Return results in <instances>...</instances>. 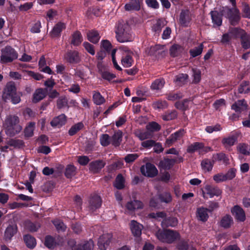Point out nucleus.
Listing matches in <instances>:
<instances>
[{
  "label": "nucleus",
  "instance_id": "63",
  "mask_svg": "<svg viewBox=\"0 0 250 250\" xmlns=\"http://www.w3.org/2000/svg\"><path fill=\"white\" fill-rule=\"evenodd\" d=\"M101 47L105 51L108 52L111 49V44L107 40H103L101 42Z\"/></svg>",
  "mask_w": 250,
  "mask_h": 250
},
{
  "label": "nucleus",
  "instance_id": "9",
  "mask_svg": "<svg viewBox=\"0 0 250 250\" xmlns=\"http://www.w3.org/2000/svg\"><path fill=\"white\" fill-rule=\"evenodd\" d=\"M221 190L217 188L207 185L202 189L203 196L205 199L218 196L221 194Z\"/></svg>",
  "mask_w": 250,
  "mask_h": 250
},
{
  "label": "nucleus",
  "instance_id": "32",
  "mask_svg": "<svg viewBox=\"0 0 250 250\" xmlns=\"http://www.w3.org/2000/svg\"><path fill=\"white\" fill-rule=\"evenodd\" d=\"M17 232L16 226H10L7 228L5 231L4 238L6 240H9Z\"/></svg>",
  "mask_w": 250,
  "mask_h": 250
},
{
  "label": "nucleus",
  "instance_id": "38",
  "mask_svg": "<svg viewBox=\"0 0 250 250\" xmlns=\"http://www.w3.org/2000/svg\"><path fill=\"white\" fill-rule=\"evenodd\" d=\"M135 135L141 140L148 139L152 136L151 133L148 130L147 131L137 130L135 132Z\"/></svg>",
  "mask_w": 250,
  "mask_h": 250
},
{
  "label": "nucleus",
  "instance_id": "12",
  "mask_svg": "<svg viewBox=\"0 0 250 250\" xmlns=\"http://www.w3.org/2000/svg\"><path fill=\"white\" fill-rule=\"evenodd\" d=\"M112 236L111 234L107 233L101 236L98 240V245L101 250H106L111 241Z\"/></svg>",
  "mask_w": 250,
  "mask_h": 250
},
{
  "label": "nucleus",
  "instance_id": "36",
  "mask_svg": "<svg viewBox=\"0 0 250 250\" xmlns=\"http://www.w3.org/2000/svg\"><path fill=\"white\" fill-rule=\"evenodd\" d=\"M93 101L95 104L101 105L105 102L104 98L102 96L100 92L94 91L93 95Z\"/></svg>",
  "mask_w": 250,
  "mask_h": 250
},
{
  "label": "nucleus",
  "instance_id": "8",
  "mask_svg": "<svg viewBox=\"0 0 250 250\" xmlns=\"http://www.w3.org/2000/svg\"><path fill=\"white\" fill-rule=\"evenodd\" d=\"M120 51L125 55L121 60L122 65L125 67H129L131 66L133 60L131 56L132 52L126 47L122 46L119 48Z\"/></svg>",
  "mask_w": 250,
  "mask_h": 250
},
{
  "label": "nucleus",
  "instance_id": "23",
  "mask_svg": "<svg viewBox=\"0 0 250 250\" xmlns=\"http://www.w3.org/2000/svg\"><path fill=\"white\" fill-rule=\"evenodd\" d=\"M105 165V163L102 161H96L91 163L89 165V169L94 173L100 170Z\"/></svg>",
  "mask_w": 250,
  "mask_h": 250
},
{
  "label": "nucleus",
  "instance_id": "62",
  "mask_svg": "<svg viewBox=\"0 0 250 250\" xmlns=\"http://www.w3.org/2000/svg\"><path fill=\"white\" fill-rule=\"evenodd\" d=\"M213 180L216 183H220L227 181L225 177V175L223 173H220L214 175L213 176Z\"/></svg>",
  "mask_w": 250,
  "mask_h": 250
},
{
  "label": "nucleus",
  "instance_id": "15",
  "mask_svg": "<svg viewBox=\"0 0 250 250\" xmlns=\"http://www.w3.org/2000/svg\"><path fill=\"white\" fill-rule=\"evenodd\" d=\"M211 212L209 209L204 207L198 208L196 211V217L198 220L205 222L208 217V213Z\"/></svg>",
  "mask_w": 250,
  "mask_h": 250
},
{
  "label": "nucleus",
  "instance_id": "49",
  "mask_svg": "<svg viewBox=\"0 0 250 250\" xmlns=\"http://www.w3.org/2000/svg\"><path fill=\"white\" fill-rule=\"evenodd\" d=\"M35 123H30L25 129V135L27 137H31L33 134V131L35 128Z\"/></svg>",
  "mask_w": 250,
  "mask_h": 250
},
{
  "label": "nucleus",
  "instance_id": "4",
  "mask_svg": "<svg viewBox=\"0 0 250 250\" xmlns=\"http://www.w3.org/2000/svg\"><path fill=\"white\" fill-rule=\"evenodd\" d=\"M157 238L161 242L171 243L179 238L178 233L171 229L159 230L156 233Z\"/></svg>",
  "mask_w": 250,
  "mask_h": 250
},
{
  "label": "nucleus",
  "instance_id": "57",
  "mask_svg": "<svg viewBox=\"0 0 250 250\" xmlns=\"http://www.w3.org/2000/svg\"><path fill=\"white\" fill-rule=\"evenodd\" d=\"M214 158L215 159H217L218 161L222 162V163L224 164H229V160L226 155L224 153L217 154L214 156Z\"/></svg>",
  "mask_w": 250,
  "mask_h": 250
},
{
  "label": "nucleus",
  "instance_id": "51",
  "mask_svg": "<svg viewBox=\"0 0 250 250\" xmlns=\"http://www.w3.org/2000/svg\"><path fill=\"white\" fill-rule=\"evenodd\" d=\"M235 28L232 29L230 30L229 34H225L223 35L221 42L223 43L227 42L229 41V39L232 37H236L234 35L237 33L236 32L234 31V29Z\"/></svg>",
  "mask_w": 250,
  "mask_h": 250
},
{
  "label": "nucleus",
  "instance_id": "28",
  "mask_svg": "<svg viewBox=\"0 0 250 250\" xmlns=\"http://www.w3.org/2000/svg\"><path fill=\"white\" fill-rule=\"evenodd\" d=\"M142 207V203L138 200L129 202L126 205V208L129 211H133L135 209L141 208Z\"/></svg>",
  "mask_w": 250,
  "mask_h": 250
},
{
  "label": "nucleus",
  "instance_id": "25",
  "mask_svg": "<svg viewBox=\"0 0 250 250\" xmlns=\"http://www.w3.org/2000/svg\"><path fill=\"white\" fill-rule=\"evenodd\" d=\"M65 28V25L64 23L59 22L53 27L50 34L52 37H57L60 35L61 32Z\"/></svg>",
  "mask_w": 250,
  "mask_h": 250
},
{
  "label": "nucleus",
  "instance_id": "26",
  "mask_svg": "<svg viewBox=\"0 0 250 250\" xmlns=\"http://www.w3.org/2000/svg\"><path fill=\"white\" fill-rule=\"evenodd\" d=\"M125 7L127 11L139 10L140 8V0H132L125 4Z\"/></svg>",
  "mask_w": 250,
  "mask_h": 250
},
{
  "label": "nucleus",
  "instance_id": "16",
  "mask_svg": "<svg viewBox=\"0 0 250 250\" xmlns=\"http://www.w3.org/2000/svg\"><path fill=\"white\" fill-rule=\"evenodd\" d=\"M184 130L181 129L173 134H172L166 140V146L168 147L174 144L177 140L180 139L184 135Z\"/></svg>",
  "mask_w": 250,
  "mask_h": 250
},
{
  "label": "nucleus",
  "instance_id": "30",
  "mask_svg": "<svg viewBox=\"0 0 250 250\" xmlns=\"http://www.w3.org/2000/svg\"><path fill=\"white\" fill-rule=\"evenodd\" d=\"M46 95L45 91L42 88L37 89L33 94V102L37 103L43 99Z\"/></svg>",
  "mask_w": 250,
  "mask_h": 250
},
{
  "label": "nucleus",
  "instance_id": "6",
  "mask_svg": "<svg viewBox=\"0 0 250 250\" xmlns=\"http://www.w3.org/2000/svg\"><path fill=\"white\" fill-rule=\"evenodd\" d=\"M222 15H224L228 18L230 23L232 25L236 24L240 19L239 12L238 10L235 7L231 9L227 7L223 8L222 11Z\"/></svg>",
  "mask_w": 250,
  "mask_h": 250
},
{
  "label": "nucleus",
  "instance_id": "13",
  "mask_svg": "<svg viewBox=\"0 0 250 250\" xmlns=\"http://www.w3.org/2000/svg\"><path fill=\"white\" fill-rule=\"evenodd\" d=\"M211 150L209 147H204L202 143L196 142L190 145L187 149L189 153H192L195 151H199L200 153L207 152Z\"/></svg>",
  "mask_w": 250,
  "mask_h": 250
},
{
  "label": "nucleus",
  "instance_id": "40",
  "mask_svg": "<svg viewBox=\"0 0 250 250\" xmlns=\"http://www.w3.org/2000/svg\"><path fill=\"white\" fill-rule=\"evenodd\" d=\"M192 82L195 83H199L201 80V71L197 68H192Z\"/></svg>",
  "mask_w": 250,
  "mask_h": 250
},
{
  "label": "nucleus",
  "instance_id": "55",
  "mask_svg": "<svg viewBox=\"0 0 250 250\" xmlns=\"http://www.w3.org/2000/svg\"><path fill=\"white\" fill-rule=\"evenodd\" d=\"M181 47L177 44L173 45L170 48V55L175 57L178 55V54L181 51Z\"/></svg>",
  "mask_w": 250,
  "mask_h": 250
},
{
  "label": "nucleus",
  "instance_id": "37",
  "mask_svg": "<svg viewBox=\"0 0 250 250\" xmlns=\"http://www.w3.org/2000/svg\"><path fill=\"white\" fill-rule=\"evenodd\" d=\"M213 166V162L208 159H205L202 161L201 167L203 170L205 172L210 171Z\"/></svg>",
  "mask_w": 250,
  "mask_h": 250
},
{
  "label": "nucleus",
  "instance_id": "46",
  "mask_svg": "<svg viewBox=\"0 0 250 250\" xmlns=\"http://www.w3.org/2000/svg\"><path fill=\"white\" fill-rule=\"evenodd\" d=\"M82 40L81 34L76 32L73 35L71 43L74 45H78L81 43Z\"/></svg>",
  "mask_w": 250,
  "mask_h": 250
},
{
  "label": "nucleus",
  "instance_id": "58",
  "mask_svg": "<svg viewBox=\"0 0 250 250\" xmlns=\"http://www.w3.org/2000/svg\"><path fill=\"white\" fill-rule=\"evenodd\" d=\"M100 142L103 146H107L110 143V137L107 134H103L100 138Z\"/></svg>",
  "mask_w": 250,
  "mask_h": 250
},
{
  "label": "nucleus",
  "instance_id": "27",
  "mask_svg": "<svg viewBox=\"0 0 250 250\" xmlns=\"http://www.w3.org/2000/svg\"><path fill=\"white\" fill-rule=\"evenodd\" d=\"M39 68L43 72L51 74L52 71L50 68L46 65V61L43 56H42L39 62Z\"/></svg>",
  "mask_w": 250,
  "mask_h": 250
},
{
  "label": "nucleus",
  "instance_id": "19",
  "mask_svg": "<svg viewBox=\"0 0 250 250\" xmlns=\"http://www.w3.org/2000/svg\"><path fill=\"white\" fill-rule=\"evenodd\" d=\"M143 226L134 220H132L130 224V229L133 235L139 236L141 234Z\"/></svg>",
  "mask_w": 250,
  "mask_h": 250
},
{
  "label": "nucleus",
  "instance_id": "7",
  "mask_svg": "<svg viewBox=\"0 0 250 250\" xmlns=\"http://www.w3.org/2000/svg\"><path fill=\"white\" fill-rule=\"evenodd\" d=\"M18 53L11 46H6L1 51L0 61L2 63L10 62L17 59Z\"/></svg>",
  "mask_w": 250,
  "mask_h": 250
},
{
  "label": "nucleus",
  "instance_id": "20",
  "mask_svg": "<svg viewBox=\"0 0 250 250\" xmlns=\"http://www.w3.org/2000/svg\"><path fill=\"white\" fill-rule=\"evenodd\" d=\"M247 107V104L244 100L238 101L231 106L232 109L236 112H241L245 110Z\"/></svg>",
  "mask_w": 250,
  "mask_h": 250
},
{
  "label": "nucleus",
  "instance_id": "29",
  "mask_svg": "<svg viewBox=\"0 0 250 250\" xmlns=\"http://www.w3.org/2000/svg\"><path fill=\"white\" fill-rule=\"evenodd\" d=\"M233 224V219L232 217L229 215L224 216L220 220V226L224 228H229Z\"/></svg>",
  "mask_w": 250,
  "mask_h": 250
},
{
  "label": "nucleus",
  "instance_id": "3",
  "mask_svg": "<svg viewBox=\"0 0 250 250\" xmlns=\"http://www.w3.org/2000/svg\"><path fill=\"white\" fill-rule=\"evenodd\" d=\"M4 125L6 133L10 136L14 135L21 129V127L19 125L18 117L14 115L7 116Z\"/></svg>",
  "mask_w": 250,
  "mask_h": 250
},
{
  "label": "nucleus",
  "instance_id": "52",
  "mask_svg": "<svg viewBox=\"0 0 250 250\" xmlns=\"http://www.w3.org/2000/svg\"><path fill=\"white\" fill-rule=\"evenodd\" d=\"M146 128L148 131L153 132L160 130V125L155 122H151L146 126Z\"/></svg>",
  "mask_w": 250,
  "mask_h": 250
},
{
  "label": "nucleus",
  "instance_id": "31",
  "mask_svg": "<svg viewBox=\"0 0 250 250\" xmlns=\"http://www.w3.org/2000/svg\"><path fill=\"white\" fill-rule=\"evenodd\" d=\"M190 18L189 17V11L188 10H183L181 12L180 16V21L181 24L186 26L189 22Z\"/></svg>",
  "mask_w": 250,
  "mask_h": 250
},
{
  "label": "nucleus",
  "instance_id": "47",
  "mask_svg": "<svg viewBox=\"0 0 250 250\" xmlns=\"http://www.w3.org/2000/svg\"><path fill=\"white\" fill-rule=\"evenodd\" d=\"M238 151L245 155L250 154V147L246 144H239L237 146Z\"/></svg>",
  "mask_w": 250,
  "mask_h": 250
},
{
  "label": "nucleus",
  "instance_id": "14",
  "mask_svg": "<svg viewBox=\"0 0 250 250\" xmlns=\"http://www.w3.org/2000/svg\"><path fill=\"white\" fill-rule=\"evenodd\" d=\"M88 204L89 209L91 211L94 212L101 206L102 200L101 197L96 194L92 196L89 199Z\"/></svg>",
  "mask_w": 250,
  "mask_h": 250
},
{
  "label": "nucleus",
  "instance_id": "41",
  "mask_svg": "<svg viewBox=\"0 0 250 250\" xmlns=\"http://www.w3.org/2000/svg\"><path fill=\"white\" fill-rule=\"evenodd\" d=\"M188 77L186 74H180L176 76L174 82L177 84H182L187 82Z\"/></svg>",
  "mask_w": 250,
  "mask_h": 250
},
{
  "label": "nucleus",
  "instance_id": "2",
  "mask_svg": "<svg viewBox=\"0 0 250 250\" xmlns=\"http://www.w3.org/2000/svg\"><path fill=\"white\" fill-rule=\"evenodd\" d=\"M116 38L120 42H131L133 40V36L128 24L125 23H119L116 31Z\"/></svg>",
  "mask_w": 250,
  "mask_h": 250
},
{
  "label": "nucleus",
  "instance_id": "61",
  "mask_svg": "<svg viewBox=\"0 0 250 250\" xmlns=\"http://www.w3.org/2000/svg\"><path fill=\"white\" fill-rule=\"evenodd\" d=\"M56 229L59 231H64L66 229V226L61 221L55 220L53 222Z\"/></svg>",
  "mask_w": 250,
  "mask_h": 250
},
{
  "label": "nucleus",
  "instance_id": "42",
  "mask_svg": "<svg viewBox=\"0 0 250 250\" xmlns=\"http://www.w3.org/2000/svg\"><path fill=\"white\" fill-rule=\"evenodd\" d=\"M125 180L121 175H118L114 183V186L118 189H122L124 186Z\"/></svg>",
  "mask_w": 250,
  "mask_h": 250
},
{
  "label": "nucleus",
  "instance_id": "48",
  "mask_svg": "<svg viewBox=\"0 0 250 250\" xmlns=\"http://www.w3.org/2000/svg\"><path fill=\"white\" fill-rule=\"evenodd\" d=\"M250 90V83L249 82H243L238 89L240 93H246Z\"/></svg>",
  "mask_w": 250,
  "mask_h": 250
},
{
  "label": "nucleus",
  "instance_id": "45",
  "mask_svg": "<svg viewBox=\"0 0 250 250\" xmlns=\"http://www.w3.org/2000/svg\"><path fill=\"white\" fill-rule=\"evenodd\" d=\"M83 127V125L82 123H79L73 125L69 130V134L70 135L72 136L76 134L79 130H81Z\"/></svg>",
  "mask_w": 250,
  "mask_h": 250
},
{
  "label": "nucleus",
  "instance_id": "54",
  "mask_svg": "<svg viewBox=\"0 0 250 250\" xmlns=\"http://www.w3.org/2000/svg\"><path fill=\"white\" fill-rule=\"evenodd\" d=\"M236 169L234 168L229 169L228 172L225 174L226 180H230L233 179L236 176Z\"/></svg>",
  "mask_w": 250,
  "mask_h": 250
},
{
  "label": "nucleus",
  "instance_id": "17",
  "mask_svg": "<svg viewBox=\"0 0 250 250\" xmlns=\"http://www.w3.org/2000/svg\"><path fill=\"white\" fill-rule=\"evenodd\" d=\"M233 215L236 219L240 221H244L246 219L245 213L243 209L239 206H236L231 210Z\"/></svg>",
  "mask_w": 250,
  "mask_h": 250
},
{
  "label": "nucleus",
  "instance_id": "11",
  "mask_svg": "<svg viewBox=\"0 0 250 250\" xmlns=\"http://www.w3.org/2000/svg\"><path fill=\"white\" fill-rule=\"evenodd\" d=\"M234 31L236 32L234 35L236 37H241L243 47L248 48L250 47V35L246 34L245 31L240 29H235Z\"/></svg>",
  "mask_w": 250,
  "mask_h": 250
},
{
  "label": "nucleus",
  "instance_id": "22",
  "mask_svg": "<svg viewBox=\"0 0 250 250\" xmlns=\"http://www.w3.org/2000/svg\"><path fill=\"white\" fill-rule=\"evenodd\" d=\"M237 141V136L234 135L224 138L222 143L225 147L228 148L233 146Z\"/></svg>",
  "mask_w": 250,
  "mask_h": 250
},
{
  "label": "nucleus",
  "instance_id": "34",
  "mask_svg": "<svg viewBox=\"0 0 250 250\" xmlns=\"http://www.w3.org/2000/svg\"><path fill=\"white\" fill-rule=\"evenodd\" d=\"M122 136L123 133L122 131L119 130L115 132L112 136L111 142L112 145L115 146H119L121 142H122Z\"/></svg>",
  "mask_w": 250,
  "mask_h": 250
},
{
  "label": "nucleus",
  "instance_id": "56",
  "mask_svg": "<svg viewBox=\"0 0 250 250\" xmlns=\"http://www.w3.org/2000/svg\"><path fill=\"white\" fill-rule=\"evenodd\" d=\"M183 97V95L181 93H170L167 95V99L169 101H175Z\"/></svg>",
  "mask_w": 250,
  "mask_h": 250
},
{
  "label": "nucleus",
  "instance_id": "35",
  "mask_svg": "<svg viewBox=\"0 0 250 250\" xmlns=\"http://www.w3.org/2000/svg\"><path fill=\"white\" fill-rule=\"evenodd\" d=\"M165 84V81L163 79H159L154 81L151 85V88L153 90H159L161 89Z\"/></svg>",
  "mask_w": 250,
  "mask_h": 250
},
{
  "label": "nucleus",
  "instance_id": "5",
  "mask_svg": "<svg viewBox=\"0 0 250 250\" xmlns=\"http://www.w3.org/2000/svg\"><path fill=\"white\" fill-rule=\"evenodd\" d=\"M68 245L72 250H92L94 246L91 240L76 242L71 239L68 242Z\"/></svg>",
  "mask_w": 250,
  "mask_h": 250
},
{
  "label": "nucleus",
  "instance_id": "24",
  "mask_svg": "<svg viewBox=\"0 0 250 250\" xmlns=\"http://www.w3.org/2000/svg\"><path fill=\"white\" fill-rule=\"evenodd\" d=\"M211 19L214 26H220L222 23L221 15L217 11L210 12Z\"/></svg>",
  "mask_w": 250,
  "mask_h": 250
},
{
  "label": "nucleus",
  "instance_id": "59",
  "mask_svg": "<svg viewBox=\"0 0 250 250\" xmlns=\"http://www.w3.org/2000/svg\"><path fill=\"white\" fill-rule=\"evenodd\" d=\"M162 202L169 203L172 201V197L169 193L165 192L160 196Z\"/></svg>",
  "mask_w": 250,
  "mask_h": 250
},
{
  "label": "nucleus",
  "instance_id": "53",
  "mask_svg": "<svg viewBox=\"0 0 250 250\" xmlns=\"http://www.w3.org/2000/svg\"><path fill=\"white\" fill-rule=\"evenodd\" d=\"M221 129L222 128L220 125L218 124L214 125L207 126L205 128V130L208 133L220 131Z\"/></svg>",
  "mask_w": 250,
  "mask_h": 250
},
{
  "label": "nucleus",
  "instance_id": "60",
  "mask_svg": "<svg viewBox=\"0 0 250 250\" xmlns=\"http://www.w3.org/2000/svg\"><path fill=\"white\" fill-rule=\"evenodd\" d=\"M44 244L49 249H53L55 245L54 239L49 236L46 237Z\"/></svg>",
  "mask_w": 250,
  "mask_h": 250
},
{
  "label": "nucleus",
  "instance_id": "18",
  "mask_svg": "<svg viewBox=\"0 0 250 250\" xmlns=\"http://www.w3.org/2000/svg\"><path fill=\"white\" fill-rule=\"evenodd\" d=\"M65 58L67 61L72 63H78L80 61V55L78 52L75 51L68 52Z\"/></svg>",
  "mask_w": 250,
  "mask_h": 250
},
{
  "label": "nucleus",
  "instance_id": "43",
  "mask_svg": "<svg viewBox=\"0 0 250 250\" xmlns=\"http://www.w3.org/2000/svg\"><path fill=\"white\" fill-rule=\"evenodd\" d=\"M75 167L73 165H69L66 168L65 175L67 178H70L75 174Z\"/></svg>",
  "mask_w": 250,
  "mask_h": 250
},
{
  "label": "nucleus",
  "instance_id": "21",
  "mask_svg": "<svg viewBox=\"0 0 250 250\" xmlns=\"http://www.w3.org/2000/svg\"><path fill=\"white\" fill-rule=\"evenodd\" d=\"M66 122V116L62 114L55 118L51 122V125L53 127H60L64 125Z\"/></svg>",
  "mask_w": 250,
  "mask_h": 250
},
{
  "label": "nucleus",
  "instance_id": "1",
  "mask_svg": "<svg viewBox=\"0 0 250 250\" xmlns=\"http://www.w3.org/2000/svg\"><path fill=\"white\" fill-rule=\"evenodd\" d=\"M2 99L5 101L11 100L14 104L20 102L21 96L17 93V89L14 83L10 82L7 83L3 90Z\"/></svg>",
  "mask_w": 250,
  "mask_h": 250
},
{
  "label": "nucleus",
  "instance_id": "39",
  "mask_svg": "<svg viewBox=\"0 0 250 250\" xmlns=\"http://www.w3.org/2000/svg\"><path fill=\"white\" fill-rule=\"evenodd\" d=\"M24 240L26 246L30 249H33L36 245L35 239L30 235H25L24 237Z\"/></svg>",
  "mask_w": 250,
  "mask_h": 250
},
{
  "label": "nucleus",
  "instance_id": "50",
  "mask_svg": "<svg viewBox=\"0 0 250 250\" xmlns=\"http://www.w3.org/2000/svg\"><path fill=\"white\" fill-rule=\"evenodd\" d=\"M174 163L173 160L166 159L160 162V166L165 169H168L173 165Z\"/></svg>",
  "mask_w": 250,
  "mask_h": 250
},
{
  "label": "nucleus",
  "instance_id": "44",
  "mask_svg": "<svg viewBox=\"0 0 250 250\" xmlns=\"http://www.w3.org/2000/svg\"><path fill=\"white\" fill-rule=\"evenodd\" d=\"M203 44H200L198 46L190 49L189 51L190 55L193 57H195L200 55L203 51Z\"/></svg>",
  "mask_w": 250,
  "mask_h": 250
},
{
  "label": "nucleus",
  "instance_id": "64",
  "mask_svg": "<svg viewBox=\"0 0 250 250\" xmlns=\"http://www.w3.org/2000/svg\"><path fill=\"white\" fill-rule=\"evenodd\" d=\"M41 23L40 21L36 22L31 27L30 31L34 33H38L40 32Z\"/></svg>",
  "mask_w": 250,
  "mask_h": 250
},
{
  "label": "nucleus",
  "instance_id": "10",
  "mask_svg": "<svg viewBox=\"0 0 250 250\" xmlns=\"http://www.w3.org/2000/svg\"><path fill=\"white\" fill-rule=\"evenodd\" d=\"M141 171L144 175L150 177H154L158 173L156 167L150 163H147L143 166L141 168Z\"/></svg>",
  "mask_w": 250,
  "mask_h": 250
},
{
  "label": "nucleus",
  "instance_id": "33",
  "mask_svg": "<svg viewBox=\"0 0 250 250\" xmlns=\"http://www.w3.org/2000/svg\"><path fill=\"white\" fill-rule=\"evenodd\" d=\"M88 40L94 43H97L100 38L98 32L96 31H91L87 33Z\"/></svg>",
  "mask_w": 250,
  "mask_h": 250
}]
</instances>
